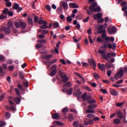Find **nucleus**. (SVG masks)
Returning a JSON list of instances; mask_svg holds the SVG:
<instances>
[{"label": "nucleus", "mask_w": 127, "mask_h": 127, "mask_svg": "<svg viewBox=\"0 0 127 127\" xmlns=\"http://www.w3.org/2000/svg\"><path fill=\"white\" fill-rule=\"evenodd\" d=\"M15 92L17 96H19L20 95V91H19V89H18V88H15Z\"/></svg>", "instance_id": "603ef678"}, {"label": "nucleus", "mask_w": 127, "mask_h": 127, "mask_svg": "<svg viewBox=\"0 0 127 127\" xmlns=\"http://www.w3.org/2000/svg\"><path fill=\"white\" fill-rule=\"evenodd\" d=\"M96 107H97V105L95 104H92V105H88V108L89 109H90V110H94V108H96Z\"/></svg>", "instance_id": "72a5a7b5"}, {"label": "nucleus", "mask_w": 127, "mask_h": 127, "mask_svg": "<svg viewBox=\"0 0 127 127\" xmlns=\"http://www.w3.org/2000/svg\"><path fill=\"white\" fill-rule=\"evenodd\" d=\"M102 13H98L93 15V17L95 20H97V18L100 19L102 17Z\"/></svg>", "instance_id": "a211bd4d"}, {"label": "nucleus", "mask_w": 127, "mask_h": 127, "mask_svg": "<svg viewBox=\"0 0 127 127\" xmlns=\"http://www.w3.org/2000/svg\"><path fill=\"white\" fill-rule=\"evenodd\" d=\"M6 123L4 121H0V127H5Z\"/></svg>", "instance_id": "a18cd8bd"}, {"label": "nucleus", "mask_w": 127, "mask_h": 127, "mask_svg": "<svg viewBox=\"0 0 127 127\" xmlns=\"http://www.w3.org/2000/svg\"><path fill=\"white\" fill-rule=\"evenodd\" d=\"M93 75L94 78H95V79H97V80H99V79H100V75H99V74L94 72L93 73Z\"/></svg>", "instance_id": "7c9ffc66"}, {"label": "nucleus", "mask_w": 127, "mask_h": 127, "mask_svg": "<svg viewBox=\"0 0 127 127\" xmlns=\"http://www.w3.org/2000/svg\"><path fill=\"white\" fill-rule=\"evenodd\" d=\"M12 7L13 9H17V12H19V11H21L22 10V7H19V5L17 3H14L13 4Z\"/></svg>", "instance_id": "9d476101"}, {"label": "nucleus", "mask_w": 127, "mask_h": 127, "mask_svg": "<svg viewBox=\"0 0 127 127\" xmlns=\"http://www.w3.org/2000/svg\"><path fill=\"white\" fill-rule=\"evenodd\" d=\"M37 42H39V43L41 44V43H46V40L43 39V40H39Z\"/></svg>", "instance_id": "052dcab7"}, {"label": "nucleus", "mask_w": 127, "mask_h": 127, "mask_svg": "<svg viewBox=\"0 0 127 127\" xmlns=\"http://www.w3.org/2000/svg\"><path fill=\"white\" fill-rule=\"evenodd\" d=\"M73 95L75 96V97H81L82 96V92L80 91V89H77L74 93H73Z\"/></svg>", "instance_id": "ddd939ff"}, {"label": "nucleus", "mask_w": 127, "mask_h": 127, "mask_svg": "<svg viewBox=\"0 0 127 127\" xmlns=\"http://www.w3.org/2000/svg\"><path fill=\"white\" fill-rule=\"evenodd\" d=\"M106 38H109V41H110V42H114V41H115V38H114L113 37H106Z\"/></svg>", "instance_id": "13d9d810"}, {"label": "nucleus", "mask_w": 127, "mask_h": 127, "mask_svg": "<svg viewBox=\"0 0 127 127\" xmlns=\"http://www.w3.org/2000/svg\"><path fill=\"white\" fill-rule=\"evenodd\" d=\"M8 13V8H4V9L2 10V14L5 15L6 16Z\"/></svg>", "instance_id": "b1692460"}, {"label": "nucleus", "mask_w": 127, "mask_h": 127, "mask_svg": "<svg viewBox=\"0 0 127 127\" xmlns=\"http://www.w3.org/2000/svg\"><path fill=\"white\" fill-rule=\"evenodd\" d=\"M106 31L105 29L102 30V29H98V33H99V34L106 33Z\"/></svg>", "instance_id": "ea45409f"}, {"label": "nucleus", "mask_w": 127, "mask_h": 127, "mask_svg": "<svg viewBox=\"0 0 127 127\" xmlns=\"http://www.w3.org/2000/svg\"><path fill=\"white\" fill-rule=\"evenodd\" d=\"M83 89H85V90H87V91H89V92H92V89L90 88L89 86H83Z\"/></svg>", "instance_id": "49530a36"}, {"label": "nucleus", "mask_w": 127, "mask_h": 127, "mask_svg": "<svg viewBox=\"0 0 127 127\" xmlns=\"http://www.w3.org/2000/svg\"><path fill=\"white\" fill-rule=\"evenodd\" d=\"M123 105H124V102L117 103L116 106V107H122Z\"/></svg>", "instance_id": "774afa93"}, {"label": "nucleus", "mask_w": 127, "mask_h": 127, "mask_svg": "<svg viewBox=\"0 0 127 127\" xmlns=\"http://www.w3.org/2000/svg\"><path fill=\"white\" fill-rule=\"evenodd\" d=\"M88 63L90 65L93 66L94 64H96V62H95V60L94 59H91L88 60Z\"/></svg>", "instance_id": "412c9836"}, {"label": "nucleus", "mask_w": 127, "mask_h": 127, "mask_svg": "<svg viewBox=\"0 0 127 127\" xmlns=\"http://www.w3.org/2000/svg\"><path fill=\"white\" fill-rule=\"evenodd\" d=\"M94 122L92 120L86 119L84 121V126H89V125H93Z\"/></svg>", "instance_id": "9b49d317"}, {"label": "nucleus", "mask_w": 127, "mask_h": 127, "mask_svg": "<svg viewBox=\"0 0 127 127\" xmlns=\"http://www.w3.org/2000/svg\"><path fill=\"white\" fill-rule=\"evenodd\" d=\"M28 23L30 25H33V20L32 18L28 19Z\"/></svg>", "instance_id": "4c0bfd02"}, {"label": "nucleus", "mask_w": 127, "mask_h": 127, "mask_svg": "<svg viewBox=\"0 0 127 127\" xmlns=\"http://www.w3.org/2000/svg\"><path fill=\"white\" fill-rule=\"evenodd\" d=\"M98 68L102 71L105 70V67H106V65L105 64H101L100 63H98Z\"/></svg>", "instance_id": "dca6fc26"}, {"label": "nucleus", "mask_w": 127, "mask_h": 127, "mask_svg": "<svg viewBox=\"0 0 127 127\" xmlns=\"http://www.w3.org/2000/svg\"><path fill=\"white\" fill-rule=\"evenodd\" d=\"M86 101H87L88 104H95V103H96V100L94 99H90Z\"/></svg>", "instance_id": "2f4dec72"}, {"label": "nucleus", "mask_w": 127, "mask_h": 127, "mask_svg": "<svg viewBox=\"0 0 127 127\" xmlns=\"http://www.w3.org/2000/svg\"><path fill=\"white\" fill-rule=\"evenodd\" d=\"M56 74H57V71L52 70V71L51 72V73L50 74V76H51V77H54V76H55V75H56Z\"/></svg>", "instance_id": "a878e982"}, {"label": "nucleus", "mask_w": 127, "mask_h": 127, "mask_svg": "<svg viewBox=\"0 0 127 127\" xmlns=\"http://www.w3.org/2000/svg\"><path fill=\"white\" fill-rule=\"evenodd\" d=\"M19 77L20 79H24V75H23V72L21 71H19Z\"/></svg>", "instance_id": "f704fd0d"}, {"label": "nucleus", "mask_w": 127, "mask_h": 127, "mask_svg": "<svg viewBox=\"0 0 127 127\" xmlns=\"http://www.w3.org/2000/svg\"><path fill=\"white\" fill-rule=\"evenodd\" d=\"M117 116L120 119H123L124 117V114H123V113H122L121 111H118Z\"/></svg>", "instance_id": "5701e85b"}, {"label": "nucleus", "mask_w": 127, "mask_h": 127, "mask_svg": "<svg viewBox=\"0 0 127 127\" xmlns=\"http://www.w3.org/2000/svg\"><path fill=\"white\" fill-rule=\"evenodd\" d=\"M71 85L72 84H71V82L68 81V82H66L65 85H64V87H71Z\"/></svg>", "instance_id": "de8ad7c7"}, {"label": "nucleus", "mask_w": 127, "mask_h": 127, "mask_svg": "<svg viewBox=\"0 0 127 127\" xmlns=\"http://www.w3.org/2000/svg\"><path fill=\"white\" fill-rule=\"evenodd\" d=\"M69 111V109H68V107H65L62 110V113L63 114H67V112Z\"/></svg>", "instance_id": "c9c22d12"}, {"label": "nucleus", "mask_w": 127, "mask_h": 127, "mask_svg": "<svg viewBox=\"0 0 127 127\" xmlns=\"http://www.w3.org/2000/svg\"><path fill=\"white\" fill-rule=\"evenodd\" d=\"M97 2H93L89 6V8L91 12H100L101 11V7H97Z\"/></svg>", "instance_id": "f03ea898"}, {"label": "nucleus", "mask_w": 127, "mask_h": 127, "mask_svg": "<svg viewBox=\"0 0 127 127\" xmlns=\"http://www.w3.org/2000/svg\"><path fill=\"white\" fill-rule=\"evenodd\" d=\"M53 26L55 28H58L59 27V23L58 22H55L53 23Z\"/></svg>", "instance_id": "a19ab883"}, {"label": "nucleus", "mask_w": 127, "mask_h": 127, "mask_svg": "<svg viewBox=\"0 0 127 127\" xmlns=\"http://www.w3.org/2000/svg\"><path fill=\"white\" fill-rule=\"evenodd\" d=\"M62 6L64 9H65V10H67L69 8V7L68 6V3H67L66 2H63L62 3Z\"/></svg>", "instance_id": "2eb2a0df"}, {"label": "nucleus", "mask_w": 127, "mask_h": 127, "mask_svg": "<svg viewBox=\"0 0 127 127\" xmlns=\"http://www.w3.org/2000/svg\"><path fill=\"white\" fill-rule=\"evenodd\" d=\"M107 31L109 34H115L117 31V28L115 26H112L111 28L109 27Z\"/></svg>", "instance_id": "6e6552de"}, {"label": "nucleus", "mask_w": 127, "mask_h": 127, "mask_svg": "<svg viewBox=\"0 0 127 127\" xmlns=\"http://www.w3.org/2000/svg\"><path fill=\"white\" fill-rule=\"evenodd\" d=\"M112 49L116 50V48H117V44L116 43H114L112 45Z\"/></svg>", "instance_id": "4d7b16f0"}, {"label": "nucleus", "mask_w": 127, "mask_h": 127, "mask_svg": "<svg viewBox=\"0 0 127 127\" xmlns=\"http://www.w3.org/2000/svg\"><path fill=\"white\" fill-rule=\"evenodd\" d=\"M6 58L4 57V56L0 55V61L1 62H5Z\"/></svg>", "instance_id": "c756f323"}, {"label": "nucleus", "mask_w": 127, "mask_h": 127, "mask_svg": "<svg viewBox=\"0 0 127 127\" xmlns=\"http://www.w3.org/2000/svg\"><path fill=\"white\" fill-rule=\"evenodd\" d=\"M98 53L99 54H101V58L106 60V61H109V59L110 58V57H116V53H107L106 55V51L104 50H98Z\"/></svg>", "instance_id": "f257e3e1"}, {"label": "nucleus", "mask_w": 127, "mask_h": 127, "mask_svg": "<svg viewBox=\"0 0 127 127\" xmlns=\"http://www.w3.org/2000/svg\"><path fill=\"white\" fill-rule=\"evenodd\" d=\"M72 20L73 19H72V17H71V16H67L66 17V21L67 22H71V21H72Z\"/></svg>", "instance_id": "864d4df0"}, {"label": "nucleus", "mask_w": 127, "mask_h": 127, "mask_svg": "<svg viewBox=\"0 0 127 127\" xmlns=\"http://www.w3.org/2000/svg\"><path fill=\"white\" fill-rule=\"evenodd\" d=\"M17 87L18 88V89H19V90H21V91L23 90V86H22V85H21V84H18Z\"/></svg>", "instance_id": "5fc2aeb1"}, {"label": "nucleus", "mask_w": 127, "mask_h": 127, "mask_svg": "<svg viewBox=\"0 0 127 127\" xmlns=\"http://www.w3.org/2000/svg\"><path fill=\"white\" fill-rule=\"evenodd\" d=\"M52 118L53 120H60V115L57 113L53 114Z\"/></svg>", "instance_id": "f8f14e48"}, {"label": "nucleus", "mask_w": 127, "mask_h": 127, "mask_svg": "<svg viewBox=\"0 0 127 127\" xmlns=\"http://www.w3.org/2000/svg\"><path fill=\"white\" fill-rule=\"evenodd\" d=\"M115 66L114 64L111 63H107L106 64V68H108V69H110V68H113Z\"/></svg>", "instance_id": "4be33fe9"}, {"label": "nucleus", "mask_w": 127, "mask_h": 127, "mask_svg": "<svg viewBox=\"0 0 127 127\" xmlns=\"http://www.w3.org/2000/svg\"><path fill=\"white\" fill-rule=\"evenodd\" d=\"M96 41L97 42H103V39L100 37H98Z\"/></svg>", "instance_id": "338daca9"}, {"label": "nucleus", "mask_w": 127, "mask_h": 127, "mask_svg": "<svg viewBox=\"0 0 127 127\" xmlns=\"http://www.w3.org/2000/svg\"><path fill=\"white\" fill-rule=\"evenodd\" d=\"M61 78H62V79H63L62 81L64 83H65V82H67V81H68L69 80V78H68V76H67V75H65V74L62 76V77Z\"/></svg>", "instance_id": "f3484780"}, {"label": "nucleus", "mask_w": 127, "mask_h": 127, "mask_svg": "<svg viewBox=\"0 0 127 127\" xmlns=\"http://www.w3.org/2000/svg\"><path fill=\"white\" fill-rule=\"evenodd\" d=\"M72 93H73V88L70 87L68 90H67V95H72Z\"/></svg>", "instance_id": "c85d7f7f"}, {"label": "nucleus", "mask_w": 127, "mask_h": 127, "mask_svg": "<svg viewBox=\"0 0 127 127\" xmlns=\"http://www.w3.org/2000/svg\"><path fill=\"white\" fill-rule=\"evenodd\" d=\"M51 69V70H52V71H54V70H55V71H57V65L56 64H53V65L52 66Z\"/></svg>", "instance_id": "bb28decb"}, {"label": "nucleus", "mask_w": 127, "mask_h": 127, "mask_svg": "<svg viewBox=\"0 0 127 127\" xmlns=\"http://www.w3.org/2000/svg\"><path fill=\"white\" fill-rule=\"evenodd\" d=\"M40 28L41 29H47V28H48V26H47V24H45V25H43L42 26H40Z\"/></svg>", "instance_id": "79ce46f5"}, {"label": "nucleus", "mask_w": 127, "mask_h": 127, "mask_svg": "<svg viewBox=\"0 0 127 127\" xmlns=\"http://www.w3.org/2000/svg\"><path fill=\"white\" fill-rule=\"evenodd\" d=\"M10 117V114H9V113L6 112L5 114V118H6V119H9Z\"/></svg>", "instance_id": "0e129e2a"}, {"label": "nucleus", "mask_w": 127, "mask_h": 127, "mask_svg": "<svg viewBox=\"0 0 127 127\" xmlns=\"http://www.w3.org/2000/svg\"><path fill=\"white\" fill-rule=\"evenodd\" d=\"M113 123L115 125H119L120 123H121V121L118 119H114Z\"/></svg>", "instance_id": "e433bc0d"}, {"label": "nucleus", "mask_w": 127, "mask_h": 127, "mask_svg": "<svg viewBox=\"0 0 127 127\" xmlns=\"http://www.w3.org/2000/svg\"><path fill=\"white\" fill-rule=\"evenodd\" d=\"M7 26L9 28H11L12 27V22L8 21L7 23Z\"/></svg>", "instance_id": "8fccbe9b"}, {"label": "nucleus", "mask_w": 127, "mask_h": 127, "mask_svg": "<svg viewBox=\"0 0 127 127\" xmlns=\"http://www.w3.org/2000/svg\"><path fill=\"white\" fill-rule=\"evenodd\" d=\"M39 21H38V17L36 16H35L34 17V22H35V23H37V22L38 23Z\"/></svg>", "instance_id": "6e6d98bb"}, {"label": "nucleus", "mask_w": 127, "mask_h": 127, "mask_svg": "<svg viewBox=\"0 0 127 127\" xmlns=\"http://www.w3.org/2000/svg\"><path fill=\"white\" fill-rule=\"evenodd\" d=\"M57 61V59H56L52 61H49L48 63H49L50 64H54L55 63H56Z\"/></svg>", "instance_id": "c03bdc74"}, {"label": "nucleus", "mask_w": 127, "mask_h": 127, "mask_svg": "<svg viewBox=\"0 0 127 127\" xmlns=\"http://www.w3.org/2000/svg\"><path fill=\"white\" fill-rule=\"evenodd\" d=\"M123 76H124V71L123 70H120L114 75V78L116 80H118V79H122V78H123Z\"/></svg>", "instance_id": "423d86ee"}, {"label": "nucleus", "mask_w": 127, "mask_h": 127, "mask_svg": "<svg viewBox=\"0 0 127 127\" xmlns=\"http://www.w3.org/2000/svg\"><path fill=\"white\" fill-rule=\"evenodd\" d=\"M28 85L29 83L27 80L23 82V86H24V87H25L26 88H28Z\"/></svg>", "instance_id": "37998d69"}, {"label": "nucleus", "mask_w": 127, "mask_h": 127, "mask_svg": "<svg viewBox=\"0 0 127 127\" xmlns=\"http://www.w3.org/2000/svg\"><path fill=\"white\" fill-rule=\"evenodd\" d=\"M38 24H43V25H44L45 24H47V21L46 20H43V21H38Z\"/></svg>", "instance_id": "473e14b6"}, {"label": "nucleus", "mask_w": 127, "mask_h": 127, "mask_svg": "<svg viewBox=\"0 0 127 127\" xmlns=\"http://www.w3.org/2000/svg\"><path fill=\"white\" fill-rule=\"evenodd\" d=\"M14 25L16 28H22V29H25L26 28V23L19 21L18 22H15Z\"/></svg>", "instance_id": "7ed1b4c3"}, {"label": "nucleus", "mask_w": 127, "mask_h": 127, "mask_svg": "<svg viewBox=\"0 0 127 127\" xmlns=\"http://www.w3.org/2000/svg\"><path fill=\"white\" fill-rule=\"evenodd\" d=\"M110 93L111 95H113V96H118V95H119V92L117 90H115L114 89H111Z\"/></svg>", "instance_id": "6ab92c4d"}, {"label": "nucleus", "mask_w": 127, "mask_h": 127, "mask_svg": "<svg viewBox=\"0 0 127 127\" xmlns=\"http://www.w3.org/2000/svg\"><path fill=\"white\" fill-rule=\"evenodd\" d=\"M51 57H52V55H48L47 56H45L44 57V59H50V58H51Z\"/></svg>", "instance_id": "680f3d73"}, {"label": "nucleus", "mask_w": 127, "mask_h": 127, "mask_svg": "<svg viewBox=\"0 0 127 127\" xmlns=\"http://www.w3.org/2000/svg\"><path fill=\"white\" fill-rule=\"evenodd\" d=\"M5 17H6V16L3 13H1L0 16V19L2 20V19H4V18H5Z\"/></svg>", "instance_id": "bf43d9fd"}, {"label": "nucleus", "mask_w": 127, "mask_h": 127, "mask_svg": "<svg viewBox=\"0 0 127 127\" xmlns=\"http://www.w3.org/2000/svg\"><path fill=\"white\" fill-rule=\"evenodd\" d=\"M14 102L16 103V104H19L20 103V99L19 97H16L13 99Z\"/></svg>", "instance_id": "cd10ccee"}, {"label": "nucleus", "mask_w": 127, "mask_h": 127, "mask_svg": "<svg viewBox=\"0 0 127 127\" xmlns=\"http://www.w3.org/2000/svg\"><path fill=\"white\" fill-rule=\"evenodd\" d=\"M46 9L48 10V11H51V6L49 5H46L45 6Z\"/></svg>", "instance_id": "3c124183"}, {"label": "nucleus", "mask_w": 127, "mask_h": 127, "mask_svg": "<svg viewBox=\"0 0 127 127\" xmlns=\"http://www.w3.org/2000/svg\"><path fill=\"white\" fill-rule=\"evenodd\" d=\"M91 97L90 95L87 96V93L85 92L83 93V94L81 96V99H82L83 101L84 102H85V101H88V100H91Z\"/></svg>", "instance_id": "1a4fd4ad"}, {"label": "nucleus", "mask_w": 127, "mask_h": 127, "mask_svg": "<svg viewBox=\"0 0 127 127\" xmlns=\"http://www.w3.org/2000/svg\"><path fill=\"white\" fill-rule=\"evenodd\" d=\"M43 46V45H42V44H37L36 45V47L38 49H39V48H41V47H42Z\"/></svg>", "instance_id": "e2e57ef3"}, {"label": "nucleus", "mask_w": 127, "mask_h": 127, "mask_svg": "<svg viewBox=\"0 0 127 127\" xmlns=\"http://www.w3.org/2000/svg\"><path fill=\"white\" fill-rule=\"evenodd\" d=\"M110 39L109 38H105L104 43H103V46L104 48H109V49H112V45L110 43Z\"/></svg>", "instance_id": "39448f33"}, {"label": "nucleus", "mask_w": 127, "mask_h": 127, "mask_svg": "<svg viewBox=\"0 0 127 127\" xmlns=\"http://www.w3.org/2000/svg\"><path fill=\"white\" fill-rule=\"evenodd\" d=\"M62 11V7L61 6L57 8V13H60Z\"/></svg>", "instance_id": "09e8293b"}, {"label": "nucleus", "mask_w": 127, "mask_h": 127, "mask_svg": "<svg viewBox=\"0 0 127 127\" xmlns=\"http://www.w3.org/2000/svg\"><path fill=\"white\" fill-rule=\"evenodd\" d=\"M69 6L70 8H78L79 6L77 5L75 3H69Z\"/></svg>", "instance_id": "4468645a"}, {"label": "nucleus", "mask_w": 127, "mask_h": 127, "mask_svg": "<svg viewBox=\"0 0 127 127\" xmlns=\"http://www.w3.org/2000/svg\"><path fill=\"white\" fill-rule=\"evenodd\" d=\"M72 126L74 127H79V122L78 121H74L72 124Z\"/></svg>", "instance_id": "58836bf2"}, {"label": "nucleus", "mask_w": 127, "mask_h": 127, "mask_svg": "<svg viewBox=\"0 0 127 127\" xmlns=\"http://www.w3.org/2000/svg\"><path fill=\"white\" fill-rule=\"evenodd\" d=\"M0 31L2 32L4 31V34L7 35H8V34H10V33L11 32V31L10 30V29H9V27L5 26L1 27L0 28Z\"/></svg>", "instance_id": "0eeeda50"}, {"label": "nucleus", "mask_w": 127, "mask_h": 127, "mask_svg": "<svg viewBox=\"0 0 127 127\" xmlns=\"http://www.w3.org/2000/svg\"><path fill=\"white\" fill-rule=\"evenodd\" d=\"M54 124H55L56 125H57V126H61L62 127H63L64 126V124H63L62 122H59V121H54Z\"/></svg>", "instance_id": "393cba45"}, {"label": "nucleus", "mask_w": 127, "mask_h": 127, "mask_svg": "<svg viewBox=\"0 0 127 127\" xmlns=\"http://www.w3.org/2000/svg\"><path fill=\"white\" fill-rule=\"evenodd\" d=\"M68 120L69 122H73L74 121V115L72 114H68Z\"/></svg>", "instance_id": "aec40b11"}, {"label": "nucleus", "mask_w": 127, "mask_h": 127, "mask_svg": "<svg viewBox=\"0 0 127 127\" xmlns=\"http://www.w3.org/2000/svg\"><path fill=\"white\" fill-rule=\"evenodd\" d=\"M9 102V105L11 106H5V108L7 111H13V112L16 111V108H15V107H14V106H13L14 105H15L14 102H13V101H12L10 100H9L8 101Z\"/></svg>", "instance_id": "20e7f679"}, {"label": "nucleus", "mask_w": 127, "mask_h": 127, "mask_svg": "<svg viewBox=\"0 0 127 127\" xmlns=\"http://www.w3.org/2000/svg\"><path fill=\"white\" fill-rule=\"evenodd\" d=\"M59 75H60V77H62V76L64 75V72H62L61 69L58 72Z\"/></svg>", "instance_id": "69168bd1"}]
</instances>
